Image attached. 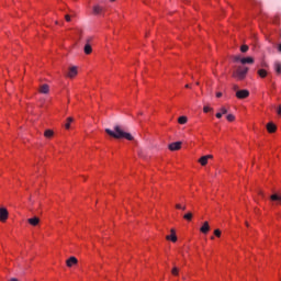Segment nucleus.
<instances>
[{
  "instance_id": "36",
  "label": "nucleus",
  "mask_w": 281,
  "mask_h": 281,
  "mask_svg": "<svg viewBox=\"0 0 281 281\" xmlns=\"http://www.w3.org/2000/svg\"><path fill=\"white\" fill-rule=\"evenodd\" d=\"M181 207H182L181 204H176L177 210H181Z\"/></svg>"
},
{
  "instance_id": "17",
  "label": "nucleus",
  "mask_w": 281,
  "mask_h": 281,
  "mask_svg": "<svg viewBox=\"0 0 281 281\" xmlns=\"http://www.w3.org/2000/svg\"><path fill=\"white\" fill-rule=\"evenodd\" d=\"M71 122H74V117H68L67 121H66V124H65V128L67 131H69V128H71Z\"/></svg>"
},
{
  "instance_id": "40",
  "label": "nucleus",
  "mask_w": 281,
  "mask_h": 281,
  "mask_svg": "<svg viewBox=\"0 0 281 281\" xmlns=\"http://www.w3.org/2000/svg\"><path fill=\"white\" fill-rule=\"evenodd\" d=\"M259 194H261V196H263V193L260 191Z\"/></svg>"
},
{
  "instance_id": "3",
  "label": "nucleus",
  "mask_w": 281,
  "mask_h": 281,
  "mask_svg": "<svg viewBox=\"0 0 281 281\" xmlns=\"http://www.w3.org/2000/svg\"><path fill=\"white\" fill-rule=\"evenodd\" d=\"M8 216H10V213L8 212V209L0 207V221H1V223H5L8 221Z\"/></svg>"
},
{
  "instance_id": "37",
  "label": "nucleus",
  "mask_w": 281,
  "mask_h": 281,
  "mask_svg": "<svg viewBox=\"0 0 281 281\" xmlns=\"http://www.w3.org/2000/svg\"><path fill=\"white\" fill-rule=\"evenodd\" d=\"M9 281H19V279L12 278V279H10Z\"/></svg>"
},
{
  "instance_id": "23",
  "label": "nucleus",
  "mask_w": 281,
  "mask_h": 281,
  "mask_svg": "<svg viewBox=\"0 0 281 281\" xmlns=\"http://www.w3.org/2000/svg\"><path fill=\"white\" fill-rule=\"evenodd\" d=\"M184 221H192V213L188 212L187 214L183 215Z\"/></svg>"
},
{
  "instance_id": "15",
  "label": "nucleus",
  "mask_w": 281,
  "mask_h": 281,
  "mask_svg": "<svg viewBox=\"0 0 281 281\" xmlns=\"http://www.w3.org/2000/svg\"><path fill=\"white\" fill-rule=\"evenodd\" d=\"M40 92L44 94L49 93V86L47 83L42 85L40 88Z\"/></svg>"
},
{
  "instance_id": "38",
  "label": "nucleus",
  "mask_w": 281,
  "mask_h": 281,
  "mask_svg": "<svg viewBox=\"0 0 281 281\" xmlns=\"http://www.w3.org/2000/svg\"><path fill=\"white\" fill-rule=\"evenodd\" d=\"M186 89H190V85H186Z\"/></svg>"
},
{
  "instance_id": "6",
  "label": "nucleus",
  "mask_w": 281,
  "mask_h": 281,
  "mask_svg": "<svg viewBox=\"0 0 281 281\" xmlns=\"http://www.w3.org/2000/svg\"><path fill=\"white\" fill-rule=\"evenodd\" d=\"M181 144H182L181 142L171 143L169 144L168 148L169 150H172V151L181 150Z\"/></svg>"
},
{
  "instance_id": "24",
  "label": "nucleus",
  "mask_w": 281,
  "mask_h": 281,
  "mask_svg": "<svg viewBox=\"0 0 281 281\" xmlns=\"http://www.w3.org/2000/svg\"><path fill=\"white\" fill-rule=\"evenodd\" d=\"M240 52H243V54L249 52V46L243 45V46L240 47Z\"/></svg>"
},
{
  "instance_id": "27",
  "label": "nucleus",
  "mask_w": 281,
  "mask_h": 281,
  "mask_svg": "<svg viewBox=\"0 0 281 281\" xmlns=\"http://www.w3.org/2000/svg\"><path fill=\"white\" fill-rule=\"evenodd\" d=\"M214 236H216L217 238H221V229H215Z\"/></svg>"
},
{
  "instance_id": "5",
  "label": "nucleus",
  "mask_w": 281,
  "mask_h": 281,
  "mask_svg": "<svg viewBox=\"0 0 281 281\" xmlns=\"http://www.w3.org/2000/svg\"><path fill=\"white\" fill-rule=\"evenodd\" d=\"M76 76H78V67L72 66V67L69 68L67 77L68 78H76Z\"/></svg>"
},
{
  "instance_id": "12",
  "label": "nucleus",
  "mask_w": 281,
  "mask_h": 281,
  "mask_svg": "<svg viewBox=\"0 0 281 281\" xmlns=\"http://www.w3.org/2000/svg\"><path fill=\"white\" fill-rule=\"evenodd\" d=\"M27 223L31 224L33 227H36V225L41 223V220L38 217H32L27 220Z\"/></svg>"
},
{
  "instance_id": "29",
  "label": "nucleus",
  "mask_w": 281,
  "mask_h": 281,
  "mask_svg": "<svg viewBox=\"0 0 281 281\" xmlns=\"http://www.w3.org/2000/svg\"><path fill=\"white\" fill-rule=\"evenodd\" d=\"M220 113H222V115H226L227 110L225 109V106H222V108H221V112H220Z\"/></svg>"
},
{
  "instance_id": "32",
  "label": "nucleus",
  "mask_w": 281,
  "mask_h": 281,
  "mask_svg": "<svg viewBox=\"0 0 281 281\" xmlns=\"http://www.w3.org/2000/svg\"><path fill=\"white\" fill-rule=\"evenodd\" d=\"M215 116L217 117V120H221V117H223V113L218 112L215 114Z\"/></svg>"
},
{
  "instance_id": "2",
  "label": "nucleus",
  "mask_w": 281,
  "mask_h": 281,
  "mask_svg": "<svg viewBox=\"0 0 281 281\" xmlns=\"http://www.w3.org/2000/svg\"><path fill=\"white\" fill-rule=\"evenodd\" d=\"M247 71H249L248 67L239 66L237 70L233 74V77L238 78V80H245V76H247Z\"/></svg>"
},
{
  "instance_id": "26",
  "label": "nucleus",
  "mask_w": 281,
  "mask_h": 281,
  "mask_svg": "<svg viewBox=\"0 0 281 281\" xmlns=\"http://www.w3.org/2000/svg\"><path fill=\"white\" fill-rule=\"evenodd\" d=\"M172 276H179V268L173 267L171 270Z\"/></svg>"
},
{
  "instance_id": "22",
  "label": "nucleus",
  "mask_w": 281,
  "mask_h": 281,
  "mask_svg": "<svg viewBox=\"0 0 281 281\" xmlns=\"http://www.w3.org/2000/svg\"><path fill=\"white\" fill-rule=\"evenodd\" d=\"M178 122H179V124H187L188 123V117L187 116H180L178 119Z\"/></svg>"
},
{
  "instance_id": "18",
  "label": "nucleus",
  "mask_w": 281,
  "mask_h": 281,
  "mask_svg": "<svg viewBox=\"0 0 281 281\" xmlns=\"http://www.w3.org/2000/svg\"><path fill=\"white\" fill-rule=\"evenodd\" d=\"M274 71L280 75L281 74V64L280 61L274 63Z\"/></svg>"
},
{
  "instance_id": "34",
  "label": "nucleus",
  "mask_w": 281,
  "mask_h": 281,
  "mask_svg": "<svg viewBox=\"0 0 281 281\" xmlns=\"http://www.w3.org/2000/svg\"><path fill=\"white\" fill-rule=\"evenodd\" d=\"M277 113H278V115H281V105H279Z\"/></svg>"
},
{
  "instance_id": "42",
  "label": "nucleus",
  "mask_w": 281,
  "mask_h": 281,
  "mask_svg": "<svg viewBox=\"0 0 281 281\" xmlns=\"http://www.w3.org/2000/svg\"><path fill=\"white\" fill-rule=\"evenodd\" d=\"M55 23H56V25H58V21H56Z\"/></svg>"
},
{
  "instance_id": "43",
  "label": "nucleus",
  "mask_w": 281,
  "mask_h": 281,
  "mask_svg": "<svg viewBox=\"0 0 281 281\" xmlns=\"http://www.w3.org/2000/svg\"><path fill=\"white\" fill-rule=\"evenodd\" d=\"M111 1H115V0H111Z\"/></svg>"
},
{
  "instance_id": "11",
  "label": "nucleus",
  "mask_w": 281,
  "mask_h": 281,
  "mask_svg": "<svg viewBox=\"0 0 281 281\" xmlns=\"http://www.w3.org/2000/svg\"><path fill=\"white\" fill-rule=\"evenodd\" d=\"M67 267H74V265H78V259L76 257H70L66 261Z\"/></svg>"
},
{
  "instance_id": "14",
  "label": "nucleus",
  "mask_w": 281,
  "mask_h": 281,
  "mask_svg": "<svg viewBox=\"0 0 281 281\" xmlns=\"http://www.w3.org/2000/svg\"><path fill=\"white\" fill-rule=\"evenodd\" d=\"M267 131H268V133H276V131H278V127L273 123H268Z\"/></svg>"
},
{
  "instance_id": "33",
  "label": "nucleus",
  "mask_w": 281,
  "mask_h": 281,
  "mask_svg": "<svg viewBox=\"0 0 281 281\" xmlns=\"http://www.w3.org/2000/svg\"><path fill=\"white\" fill-rule=\"evenodd\" d=\"M216 98H223V92H217Z\"/></svg>"
},
{
  "instance_id": "7",
  "label": "nucleus",
  "mask_w": 281,
  "mask_h": 281,
  "mask_svg": "<svg viewBox=\"0 0 281 281\" xmlns=\"http://www.w3.org/2000/svg\"><path fill=\"white\" fill-rule=\"evenodd\" d=\"M213 158H214V156H212V155L202 156L199 159V164H201V166H207V160L213 159Z\"/></svg>"
},
{
  "instance_id": "30",
  "label": "nucleus",
  "mask_w": 281,
  "mask_h": 281,
  "mask_svg": "<svg viewBox=\"0 0 281 281\" xmlns=\"http://www.w3.org/2000/svg\"><path fill=\"white\" fill-rule=\"evenodd\" d=\"M240 60H243V58L240 56H235L234 57V61L235 63H238V61L240 63Z\"/></svg>"
},
{
  "instance_id": "16",
  "label": "nucleus",
  "mask_w": 281,
  "mask_h": 281,
  "mask_svg": "<svg viewBox=\"0 0 281 281\" xmlns=\"http://www.w3.org/2000/svg\"><path fill=\"white\" fill-rule=\"evenodd\" d=\"M272 201H278L279 205H281V195L278 193H274L270 196Z\"/></svg>"
},
{
  "instance_id": "10",
  "label": "nucleus",
  "mask_w": 281,
  "mask_h": 281,
  "mask_svg": "<svg viewBox=\"0 0 281 281\" xmlns=\"http://www.w3.org/2000/svg\"><path fill=\"white\" fill-rule=\"evenodd\" d=\"M241 65H254V58L252 57H244L240 59Z\"/></svg>"
},
{
  "instance_id": "31",
  "label": "nucleus",
  "mask_w": 281,
  "mask_h": 281,
  "mask_svg": "<svg viewBox=\"0 0 281 281\" xmlns=\"http://www.w3.org/2000/svg\"><path fill=\"white\" fill-rule=\"evenodd\" d=\"M65 19H66L67 23H69V22L71 21V15L66 14V15H65Z\"/></svg>"
},
{
  "instance_id": "1",
  "label": "nucleus",
  "mask_w": 281,
  "mask_h": 281,
  "mask_svg": "<svg viewBox=\"0 0 281 281\" xmlns=\"http://www.w3.org/2000/svg\"><path fill=\"white\" fill-rule=\"evenodd\" d=\"M105 133L113 137L114 139H127L128 142H133V135L124 131L122 125H114V128H105Z\"/></svg>"
},
{
  "instance_id": "4",
  "label": "nucleus",
  "mask_w": 281,
  "mask_h": 281,
  "mask_svg": "<svg viewBox=\"0 0 281 281\" xmlns=\"http://www.w3.org/2000/svg\"><path fill=\"white\" fill-rule=\"evenodd\" d=\"M236 98H238V100H245V98H249V90H237Z\"/></svg>"
},
{
  "instance_id": "35",
  "label": "nucleus",
  "mask_w": 281,
  "mask_h": 281,
  "mask_svg": "<svg viewBox=\"0 0 281 281\" xmlns=\"http://www.w3.org/2000/svg\"><path fill=\"white\" fill-rule=\"evenodd\" d=\"M233 90L237 92L238 91V86L234 85Z\"/></svg>"
},
{
  "instance_id": "8",
  "label": "nucleus",
  "mask_w": 281,
  "mask_h": 281,
  "mask_svg": "<svg viewBox=\"0 0 281 281\" xmlns=\"http://www.w3.org/2000/svg\"><path fill=\"white\" fill-rule=\"evenodd\" d=\"M166 240H171V243H177V234L175 233V228H171V235H167Z\"/></svg>"
},
{
  "instance_id": "28",
  "label": "nucleus",
  "mask_w": 281,
  "mask_h": 281,
  "mask_svg": "<svg viewBox=\"0 0 281 281\" xmlns=\"http://www.w3.org/2000/svg\"><path fill=\"white\" fill-rule=\"evenodd\" d=\"M203 111H204V113H210V111H212V108L205 105V106L203 108Z\"/></svg>"
},
{
  "instance_id": "19",
  "label": "nucleus",
  "mask_w": 281,
  "mask_h": 281,
  "mask_svg": "<svg viewBox=\"0 0 281 281\" xmlns=\"http://www.w3.org/2000/svg\"><path fill=\"white\" fill-rule=\"evenodd\" d=\"M44 136L47 137L48 139L52 138V137H54V131H52V130H46V131L44 132Z\"/></svg>"
},
{
  "instance_id": "39",
  "label": "nucleus",
  "mask_w": 281,
  "mask_h": 281,
  "mask_svg": "<svg viewBox=\"0 0 281 281\" xmlns=\"http://www.w3.org/2000/svg\"><path fill=\"white\" fill-rule=\"evenodd\" d=\"M180 210H183V211H186V206H181V209Z\"/></svg>"
},
{
  "instance_id": "9",
  "label": "nucleus",
  "mask_w": 281,
  "mask_h": 281,
  "mask_svg": "<svg viewBox=\"0 0 281 281\" xmlns=\"http://www.w3.org/2000/svg\"><path fill=\"white\" fill-rule=\"evenodd\" d=\"M91 40H87V44L85 45L83 47V52L85 54L89 55L93 52V48L91 47V44L90 43Z\"/></svg>"
},
{
  "instance_id": "25",
  "label": "nucleus",
  "mask_w": 281,
  "mask_h": 281,
  "mask_svg": "<svg viewBox=\"0 0 281 281\" xmlns=\"http://www.w3.org/2000/svg\"><path fill=\"white\" fill-rule=\"evenodd\" d=\"M226 119L228 122H234V120H236V116H234V114H228Z\"/></svg>"
},
{
  "instance_id": "20",
  "label": "nucleus",
  "mask_w": 281,
  "mask_h": 281,
  "mask_svg": "<svg viewBox=\"0 0 281 281\" xmlns=\"http://www.w3.org/2000/svg\"><path fill=\"white\" fill-rule=\"evenodd\" d=\"M102 12V7L100 5H94L93 7V13L94 14H100Z\"/></svg>"
},
{
  "instance_id": "41",
  "label": "nucleus",
  "mask_w": 281,
  "mask_h": 281,
  "mask_svg": "<svg viewBox=\"0 0 281 281\" xmlns=\"http://www.w3.org/2000/svg\"><path fill=\"white\" fill-rule=\"evenodd\" d=\"M211 240H214V236L211 237Z\"/></svg>"
},
{
  "instance_id": "21",
  "label": "nucleus",
  "mask_w": 281,
  "mask_h": 281,
  "mask_svg": "<svg viewBox=\"0 0 281 281\" xmlns=\"http://www.w3.org/2000/svg\"><path fill=\"white\" fill-rule=\"evenodd\" d=\"M258 76H260V78H267V70H265V69H259V70H258Z\"/></svg>"
},
{
  "instance_id": "13",
  "label": "nucleus",
  "mask_w": 281,
  "mask_h": 281,
  "mask_svg": "<svg viewBox=\"0 0 281 281\" xmlns=\"http://www.w3.org/2000/svg\"><path fill=\"white\" fill-rule=\"evenodd\" d=\"M200 232H201L202 234H207V232H210V223L204 222L203 225H202V227L200 228Z\"/></svg>"
}]
</instances>
